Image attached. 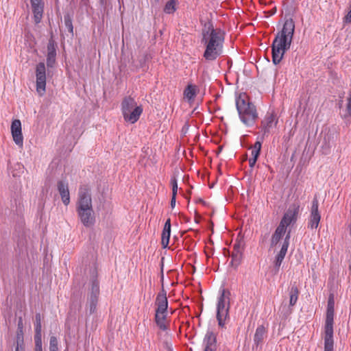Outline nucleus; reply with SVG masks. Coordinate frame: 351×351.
Returning a JSON list of instances; mask_svg holds the SVG:
<instances>
[{"label":"nucleus","mask_w":351,"mask_h":351,"mask_svg":"<svg viewBox=\"0 0 351 351\" xmlns=\"http://www.w3.org/2000/svg\"><path fill=\"white\" fill-rule=\"evenodd\" d=\"M202 43L205 47L204 58L208 61L215 60L223 53L224 32L207 23L202 29Z\"/></svg>","instance_id":"f257e3e1"},{"label":"nucleus","mask_w":351,"mask_h":351,"mask_svg":"<svg viewBox=\"0 0 351 351\" xmlns=\"http://www.w3.org/2000/svg\"><path fill=\"white\" fill-rule=\"evenodd\" d=\"M295 30V23L292 19L287 20L281 32H278L274 40L272 47V60L275 64L280 63L285 53L289 49Z\"/></svg>","instance_id":"f03ea898"},{"label":"nucleus","mask_w":351,"mask_h":351,"mask_svg":"<svg viewBox=\"0 0 351 351\" xmlns=\"http://www.w3.org/2000/svg\"><path fill=\"white\" fill-rule=\"evenodd\" d=\"M76 210L80 221L84 226L90 227L94 225L95 218L91 195L90 190L85 186H82L79 189Z\"/></svg>","instance_id":"7ed1b4c3"},{"label":"nucleus","mask_w":351,"mask_h":351,"mask_svg":"<svg viewBox=\"0 0 351 351\" xmlns=\"http://www.w3.org/2000/svg\"><path fill=\"white\" fill-rule=\"evenodd\" d=\"M335 301L330 295L328 301L326 317L324 325V351H333V323H334Z\"/></svg>","instance_id":"20e7f679"},{"label":"nucleus","mask_w":351,"mask_h":351,"mask_svg":"<svg viewBox=\"0 0 351 351\" xmlns=\"http://www.w3.org/2000/svg\"><path fill=\"white\" fill-rule=\"evenodd\" d=\"M236 106L241 121L247 126L252 125L258 117L255 106L247 101L245 95L237 99Z\"/></svg>","instance_id":"39448f33"},{"label":"nucleus","mask_w":351,"mask_h":351,"mask_svg":"<svg viewBox=\"0 0 351 351\" xmlns=\"http://www.w3.org/2000/svg\"><path fill=\"white\" fill-rule=\"evenodd\" d=\"M121 111L125 121L134 123L138 120L142 114L143 108L141 106L137 105L133 97L128 96L121 102Z\"/></svg>","instance_id":"423d86ee"},{"label":"nucleus","mask_w":351,"mask_h":351,"mask_svg":"<svg viewBox=\"0 0 351 351\" xmlns=\"http://www.w3.org/2000/svg\"><path fill=\"white\" fill-rule=\"evenodd\" d=\"M230 293L229 291L224 289L220 291V295L218 298L217 305V319L220 326H223L225 325V320L228 317L230 300Z\"/></svg>","instance_id":"0eeeda50"},{"label":"nucleus","mask_w":351,"mask_h":351,"mask_svg":"<svg viewBox=\"0 0 351 351\" xmlns=\"http://www.w3.org/2000/svg\"><path fill=\"white\" fill-rule=\"evenodd\" d=\"M299 293V289L297 287V286H291L289 291V304H287L286 302H285V301H283L279 307L278 312L281 316H282L283 317H287L292 313V307L295 306L298 301Z\"/></svg>","instance_id":"6e6552de"},{"label":"nucleus","mask_w":351,"mask_h":351,"mask_svg":"<svg viewBox=\"0 0 351 351\" xmlns=\"http://www.w3.org/2000/svg\"><path fill=\"white\" fill-rule=\"evenodd\" d=\"M36 91L43 96L46 90V68L43 62L38 63L36 66Z\"/></svg>","instance_id":"1a4fd4ad"},{"label":"nucleus","mask_w":351,"mask_h":351,"mask_svg":"<svg viewBox=\"0 0 351 351\" xmlns=\"http://www.w3.org/2000/svg\"><path fill=\"white\" fill-rule=\"evenodd\" d=\"M299 208L300 205L298 204H293L291 205L287 211L285 213L279 225L287 230L288 226L296 221Z\"/></svg>","instance_id":"9d476101"},{"label":"nucleus","mask_w":351,"mask_h":351,"mask_svg":"<svg viewBox=\"0 0 351 351\" xmlns=\"http://www.w3.org/2000/svg\"><path fill=\"white\" fill-rule=\"evenodd\" d=\"M318 207L319 202L317 198L315 197L312 201L311 215L308 222V228L311 230L317 229L320 221L321 215Z\"/></svg>","instance_id":"9b49d317"},{"label":"nucleus","mask_w":351,"mask_h":351,"mask_svg":"<svg viewBox=\"0 0 351 351\" xmlns=\"http://www.w3.org/2000/svg\"><path fill=\"white\" fill-rule=\"evenodd\" d=\"M99 294V284L96 280H94L92 282L91 288L88 293V304L89 306V311L90 313H93L96 311Z\"/></svg>","instance_id":"f8f14e48"},{"label":"nucleus","mask_w":351,"mask_h":351,"mask_svg":"<svg viewBox=\"0 0 351 351\" xmlns=\"http://www.w3.org/2000/svg\"><path fill=\"white\" fill-rule=\"evenodd\" d=\"M290 232H288L282 243L280 251L277 253L274 261V271L277 274L279 271L280 267L283 261L285 256L287 252L289 245Z\"/></svg>","instance_id":"ddd939ff"},{"label":"nucleus","mask_w":351,"mask_h":351,"mask_svg":"<svg viewBox=\"0 0 351 351\" xmlns=\"http://www.w3.org/2000/svg\"><path fill=\"white\" fill-rule=\"evenodd\" d=\"M278 123L276 115L272 112H268L261 122V128L264 134L269 133L272 129L275 128Z\"/></svg>","instance_id":"4468645a"},{"label":"nucleus","mask_w":351,"mask_h":351,"mask_svg":"<svg viewBox=\"0 0 351 351\" xmlns=\"http://www.w3.org/2000/svg\"><path fill=\"white\" fill-rule=\"evenodd\" d=\"M11 132L15 143L20 147H22L23 143V137L21 132V123L20 120L15 119L12 122Z\"/></svg>","instance_id":"2eb2a0df"},{"label":"nucleus","mask_w":351,"mask_h":351,"mask_svg":"<svg viewBox=\"0 0 351 351\" xmlns=\"http://www.w3.org/2000/svg\"><path fill=\"white\" fill-rule=\"evenodd\" d=\"M216 343L217 341L215 334L213 330H208L205 335L203 342L204 346V351H216Z\"/></svg>","instance_id":"dca6fc26"},{"label":"nucleus","mask_w":351,"mask_h":351,"mask_svg":"<svg viewBox=\"0 0 351 351\" xmlns=\"http://www.w3.org/2000/svg\"><path fill=\"white\" fill-rule=\"evenodd\" d=\"M34 22L39 23L43 18L44 2L43 0H31Z\"/></svg>","instance_id":"f3484780"},{"label":"nucleus","mask_w":351,"mask_h":351,"mask_svg":"<svg viewBox=\"0 0 351 351\" xmlns=\"http://www.w3.org/2000/svg\"><path fill=\"white\" fill-rule=\"evenodd\" d=\"M56 44L51 38L47 45V65L48 67H52L56 62Z\"/></svg>","instance_id":"a211bd4d"},{"label":"nucleus","mask_w":351,"mask_h":351,"mask_svg":"<svg viewBox=\"0 0 351 351\" xmlns=\"http://www.w3.org/2000/svg\"><path fill=\"white\" fill-rule=\"evenodd\" d=\"M156 305L157 306L156 311H158V313H167L168 301L166 292L164 290L158 294L156 299Z\"/></svg>","instance_id":"6ab92c4d"},{"label":"nucleus","mask_w":351,"mask_h":351,"mask_svg":"<svg viewBox=\"0 0 351 351\" xmlns=\"http://www.w3.org/2000/svg\"><path fill=\"white\" fill-rule=\"evenodd\" d=\"M58 190L60 194L62 201L65 206L70 203V195L68 184L62 180L58 182Z\"/></svg>","instance_id":"aec40b11"},{"label":"nucleus","mask_w":351,"mask_h":351,"mask_svg":"<svg viewBox=\"0 0 351 351\" xmlns=\"http://www.w3.org/2000/svg\"><path fill=\"white\" fill-rule=\"evenodd\" d=\"M266 328L262 325L258 326L256 329L254 336V348L255 347L256 350L262 346L264 339L266 336Z\"/></svg>","instance_id":"412c9836"},{"label":"nucleus","mask_w":351,"mask_h":351,"mask_svg":"<svg viewBox=\"0 0 351 351\" xmlns=\"http://www.w3.org/2000/svg\"><path fill=\"white\" fill-rule=\"evenodd\" d=\"M171 234V222L170 219H168L165 223L164 228L161 236V244L163 248H167L169 243V238Z\"/></svg>","instance_id":"4be33fe9"},{"label":"nucleus","mask_w":351,"mask_h":351,"mask_svg":"<svg viewBox=\"0 0 351 351\" xmlns=\"http://www.w3.org/2000/svg\"><path fill=\"white\" fill-rule=\"evenodd\" d=\"M286 229L284 228L282 226L278 225V226L276 228L274 233L272 234L271 238V243L270 246L271 247H274L277 245V244L279 243V241L282 239L283 236L286 233Z\"/></svg>","instance_id":"5701e85b"},{"label":"nucleus","mask_w":351,"mask_h":351,"mask_svg":"<svg viewBox=\"0 0 351 351\" xmlns=\"http://www.w3.org/2000/svg\"><path fill=\"white\" fill-rule=\"evenodd\" d=\"M166 316L167 313H158V311H156L155 322L160 329L162 330L167 329Z\"/></svg>","instance_id":"b1692460"},{"label":"nucleus","mask_w":351,"mask_h":351,"mask_svg":"<svg viewBox=\"0 0 351 351\" xmlns=\"http://www.w3.org/2000/svg\"><path fill=\"white\" fill-rule=\"evenodd\" d=\"M184 96L189 99H193L196 95V86L194 85H188L184 92Z\"/></svg>","instance_id":"393cba45"},{"label":"nucleus","mask_w":351,"mask_h":351,"mask_svg":"<svg viewBox=\"0 0 351 351\" xmlns=\"http://www.w3.org/2000/svg\"><path fill=\"white\" fill-rule=\"evenodd\" d=\"M34 341L35 351H43L41 332L35 331Z\"/></svg>","instance_id":"a878e982"},{"label":"nucleus","mask_w":351,"mask_h":351,"mask_svg":"<svg viewBox=\"0 0 351 351\" xmlns=\"http://www.w3.org/2000/svg\"><path fill=\"white\" fill-rule=\"evenodd\" d=\"M177 3V0H170L169 1L165 7V12L168 14L173 13L176 11V5Z\"/></svg>","instance_id":"bb28decb"},{"label":"nucleus","mask_w":351,"mask_h":351,"mask_svg":"<svg viewBox=\"0 0 351 351\" xmlns=\"http://www.w3.org/2000/svg\"><path fill=\"white\" fill-rule=\"evenodd\" d=\"M261 149V143L259 141L256 142L254 146L252 147V150L251 153L252 158L258 159V156L260 154Z\"/></svg>","instance_id":"cd10ccee"},{"label":"nucleus","mask_w":351,"mask_h":351,"mask_svg":"<svg viewBox=\"0 0 351 351\" xmlns=\"http://www.w3.org/2000/svg\"><path fill=\"white\" fill-rule=\"evenodd\" d=\"M241 256V250L239 243H235L234 245L233 251L232 252V257L233 260H239Z\"/></svg>","instance_id":"c85d7f7f"},{"label":"nucleus","mask_w":351,"mask_h":351,"mask_svg":"<svg viewBox=\"0 0 351 351\" xmlns=\"http://www.w3.org/2000/svg\"><path fill=\"white\" fill-rule=\"evenodd\" d=\"M49 351H58V339L54 336L50 337Z\"/></svg>","instance_id":"c756f323"},{"label":"nucleus","mask_w":351,"mask_h":351,"mask_svg":"<svg viewBox=\"0 0 351 351\" xmlns=\"http://www.w3.org/2000/svg\"><path fill=\"white\" fill-rule=\"evenodd\" d=\"M35 331L42 332L41 315L39 313L35 315Z\"/></svg>","instance_id":"7c9ffc66"},{"label":"nucleus","mask_w":351,"mask_h":351,"mask_svg":"<svg viewBox=\"0 0 351 351\" xmlns=\"http://www.w3.org/2000/svg\"><path fill=\"white\" fill-rule=\"evenodd\" d=\"M16 346H23V330H18L16 332Z\"/></svg>","instance_id":"2f4dec72"},{"label":"nucleus","mask_w":351,"mask_h":351,"mask_svg":"<svg viewBox=\"0 0 351 351\" xmlns=\"http://www.w3.org/2000/svg\"><path fill=\"white\" fill-rule=\"evenodd\" d=\"M171 184L172 186V195L176 196L178 192V182L177 179L175 176H173L171 179Z\"/></svg>","instance_id":"473e14b6"},{"label":"nucleus","mask_w":351,"mask_h":351,"mask_svg":"<svg viewBox=\"0 0 351 351\" xmlns=\"http://www.w3.org/2000/svg\"><path fill=\"white\" fill-rule=\"evenodd\" d=\"M64 23L66 27H67L69 32L73 33V27L72 25V21L71 19L68 17H64Z\"/></svg>","instance_id":"72a5a7b5"},{"label":"nucleus","mask_w":351,"mask_h":351,"mask_svg":"<svg viewBox=\"0 0 351 351\" xmlns=\"http://www.w3.org/2000/svg\"><path fill=\"white\" fill-rule=\"evenodd\" d=\"M344 22L346 23H351V8L346 16L344 17Z\"/></svg>","instance_id":"f704fd0d"},{"label":"nucleus","mask_w":351,"mask_h":351,"mask_svg":"<svg viewBox=\"0 0 351 351\" xmlns=\"http://www.w3.org/2000/svg\"><path fill=\"white\" fill-rule=\"evenodd\" d=\"M256 160H257V159H256V158H250L249 164H250V167L251 168L254 167V166L255 165V164L256 162Z\"/></svg>","instance_id":"c9c22d12"},{"label":"nucleus","mask_w":351,"mask_h":351,"mask_svg":"<svg viewBox=\"0 0 351 351\" xmlns=\"http://www.w3.org/2000/svg\"><path fill=\"white\" fill-rule=\"evenodd\" d=\"M18 330H23V324L22 318H19V322H18Z\"/></svg>","instance_id":"e433bc0d"},{"label":"nucleus","mask_w":351,"mask_h":351,"mask_svg":"<svg viewBox=\"0 0 351 351\" xmlns=\"http://www.w3.org/2000/svg\"><path fill=\"white\" fill-rule=\"evenodd\" d=\"M176 196L172 195L171 200V208H174V206L176 205Z\"/></svg>","instance_id":"4c0bfd02"},{"label":"nucleus","mask_w":351,"mask_h":351,"mask_svg":"<svg viewBox=\"0 0 351 351\" xmlns=\"http://www.w3.org/2000/svg\"><path fill=\"white\" fill-rule=\"evenodd\" d=\"M15 351H23V346H16L15 348Z\"/></svg>","instance_id":"58836bf2"},{"label":"nucleus","mask_w":351,"mask_h":351,"mask_svg":"<svg viewBox=\"0 0 351 351\" xmlns=\"http://www.w3.org/2000/svg\"><path fill=\"white\" fill-rule=\"evenodd\" d=\"M167 347L169 350H171V348H170V346H169V345L167 343Z\"/></svg>","instance_id":"ea45409f"},{"label":"nucleus","mask_w":351,"mask_h":351,"mask_svg":"<svg viewBox=\"0 0 351 351\" xmlns=\"http://www.w3.org/2000/svg\"><path fill=\"white\" fill-rule=\"evenodd\" d=\"M156 1H158L159 0H155Z\"/></svg>","instance_id":"a19ab883"}]
</instances>
